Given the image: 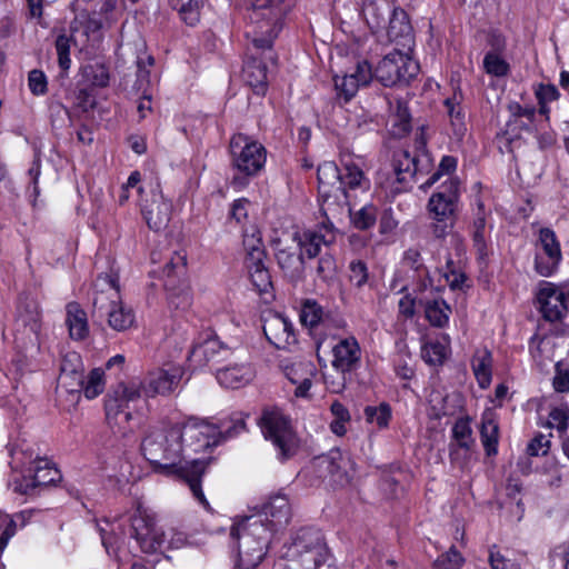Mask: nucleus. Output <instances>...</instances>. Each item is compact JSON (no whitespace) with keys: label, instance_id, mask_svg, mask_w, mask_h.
<instances>
[{"label":"nucleus","instance_id":"f03ea898","mask_svg":"<svg viewBox=\"0 0 569 569\" xmlns=\"http://www.w3.org/2000/svg\"><path fill=\"white\" fill-rule=\"evenodd\" d=\"M182 433L179 423L150 430L141 442L142 455L156 471L184 481L199 503L209 509L201 488V478L209 460L193 459L182 462Z\"/></svg>","mask_w":569,"mask_h":569},{"label":"nucleus","instance_id":"864d4df0","mask_svg":"<svg viewBox=\"0 0 569 569\" xmlns=\"http://www.w3.org/2000/svg\"><path fill=\"white\" fill-rule=\"evenodd\" d=\"M73 41L72 36H67L64 33L59 34L56 39V50L58 54V63L61 70L67 71L70 68V47Z\"/></svg>","mask_w":569,"mask_h":569},{"label":"nucleus","instance_id":"9b49d317","mask_svg":"<svg viewBox=\"0 0 569 569\" xmlns=\"http://www.w3.org/2000/svg\"><path fill=\"white\" fill-rule=\"evenodd\" d=\"M60 471L42 458L41 463L28 469V475L13 478L9 486L14 492L26 496H36L40 491L60 480Z\"/></svg>","mask_w":569,"mask_h":569},{"label":"nucleus","instance_id":"39448f33","mask_svg":"<svg viewBox=\"0 0 569 569\" xmlns=\"http://www.w3.org/2000/svg\"><path fill=\"white\" fill-rule=\"evenodd\" d=\"M287 553L309 569H331L332 567V556L326 537L320 529L313 527L299 529Z\"/></svg>","mask_w":569,"mask_h":569},{"label":"nucleus","instance_id":"20e7f679","mask_svg":"<svg viewBox=\"0 0 569 569\" xmlns=\"http://www.w3.org/2000/svg\"><path fill=\"white\" fill-rule=\"evenodd\" d=\"M257 423L263 438L272 443L280 461H287L298 453L300 448L299 437L290 417L280 408H264Z\"/></svg>","mask_w":569,"mask_h":569},{"label":"nucleus","instance_id":"72a5a7b5","mask_svg":"<svg viewBox=\"0 0 569 569\" xmlns=\"http://www.w3.org/2000/svg\"><path fill=\"white\" fill-rule=\"evenodd\" d=\"M248 415L242 412L232 413L229 418L219 420L214 427L219 430V442L232 439L247 431L246 418Z\"/></svg>","mask_w":569,"mask_h":569},{"label":"nucleus","instance_id":"774afa93","mask_svg":"<svg viewBox=\"0 0 569 569\" xmlns=\"http://www.w3.org/2000/svg\"><path fill=\"white\" fill-rule=\"evenodd\" d=\"M552 385L557 392L569 391V368L565 367L561 362H557L556 365V375Z\"/></svg>","mask_w":569,"mask_h":569},{"label":"nucleus","instance_id":"f704fd0d","mask_svg":"<svg viewBox=\"0 0 569 569\" xmlns=\"http://www.w3.org/2000/svg\"><path fill=\"white\" fill-rule=\"evenodd\" d=\"M391 8L387 0H372L363 9L367 23L371 29L385 28L386 19Z\"/></svg>","mask_w":569,"mask_h":569},{"label":"nucleus","instance_id":"e433bc0d","mask_svg":"<svg viewBox=\"0 0 569 569\" xmlns=\"http://www.w3.org/2000/svg\"><path fill=\"white\" fill-rule=\"evenodd\" d=\"M106 318L108 319L109 326L116 331H124L134 323L133 310L124 307L122 301H119L118 306L114 307Z\"/></svg>","mask_w":569,"mask_h":569},{"label":"nucleus","instance_id":"8fccbe9b","mask_svg":"<svg viewBox=\"0 0 569 569\" xmlns=\"http://www.w3.org/2000/svg\"><path fill=\"white\" fill-rule=\"evenodd\" d=\"M377 220V208L372 204H367L360 210L351 213V221L355 228L359 230H368L375 226Z\"/></svg>","mask_w":569,"mask_h":569},{"label":"nucleus","instance_id":"aec40b11","mask_svg":"<svg viewBox=\"0 0 569 569\" xmlns=\"http://www.w3.org/2000/svg\"><path fill=\"white\" fill-rule=\"evenodd\" d=\"M274 257L280 269L291 281H299L303 278L305 261L300 253H297V247L283 246L280 239L272 241Z\"/></svg>","mask_w":569,"mask_h":569},{"label":"nucleus","instance_id":"5701e85b","mask_svg":"<svg viewBox=\"0 0 569 569\" xmlns=\"http://www.w3.org/2000/svg\"><path fill=\"white\" fill-rule=\"evenodd\" d=\"M179 382V378L169 375L164 370H158L150 373L142 382L137 383L140 387L141 396L153 398L158 395H169L174 390Z\"/></svg>","mask_w":569,"mask_h":569},{"label":"nucleus","instance_id":"473e14b6","mask_svg":"<svg viewBox=\"0 0 569 569\" xmlns=\"http://www.w3.org/2000/svg\"><path fill=\"white\" fill-rule=\"evenodd\" d=\"M363 179V171L357 164L352 162L342 163V168H340L339 186H337L336 190L341 192L345 199H347V190H355L361 187Z\"/></svg>","mask_w":569,"mask_h":569},{"label":"nucleus","instance_id":"7c9ffc66","mask_svg":"<svg viewBox=\"0 0 569 569\" xmlns=\"http://www.w3.org/2000/svg\"><path fill=\"white\" fill-rule=\"evenodd\" d=\"M340 168L332 161H326L318 167L317 179L319 183V193L323 198V203L330 200L327 187L339 186Z\"/></svg>","mask_w":569,"mask_h":569},{"label":"nucleus","instance_id":"de8ad7c7","mask_svg":"<svg viewBox=\"0 0 569 569\" xmlns=\"http://www.w3.org/2000/svg\"><path fill=\"white\" fill-rule=\"evenodd\" d=\"M104 371L101 368H94L90 371L88 380H84L83 391L86 398L93 399L104 390Z\"/></svg>","mask_w":569,"mask_h":569},{"label":"nucleus","instance_id":"79ce46f5","mask_svg":"<svg viewBox=\"0 0 569 569\" xmlns=\"http://www.w3.org/2000/svg\"><path fill=\"white\" fill-rule=\"evenodd\" d=\"M81 70L82 77L91 87L106 88L109 84V70L103 63L87 64Z\"/></svg>","mask_w":569,"mask_h":569},{"label":"nucleus","instance_id":"0eeeda50","mask_svg":"<svg viewBox=\"0 0 569 569\" xmlns=\"http://www.w3.org/2000/svg\"><path fill=\"white\" fill-rule=\"evenodd\" d=\"M459 181L450 179L443 182L439 190L429 198L428 211L432 219V233L436 238H443L453 227L459 209Z\"/></svg>","mask_w":569,"mask_h":569},{"label":"nucleus","instance_id":"69168bd1","mask_svg":"<svg viewBox=\"0 0 569 569\" xmlns=\"http://www.w3.org/2000/svg\"><path fill=\"white\" fill-rule=\"evenodd\" d=\"M28 82H29L30 91L33 94L40 96V94H44L47 92L48 82H47V77L43 73V71H41L39 69L31 70L28 76Z\"/></svg>","mask_w":569,"mask_h":569},{"label":"nucleus","instance_id":"c85d7f7f","mask_svg":"<svg viewBox=\"0 0 569 569\" xmlns=\"http://www.w3.org/2000/svg\"><path fill=\"white\" fill-rule=\"evenodd\" d=\"M418 156H411L409 151L402 150L395 156L393 170L400 183H408L420 172L418 168Z\"/></svg>","mask_w":569,"mask_h":569},{"label":"nucleus","instance_id":"4c0bfd02","mask_svg":"<svg viewBox=\"0 0 569 569\" xmlns=\"http://www.w3.org/2000/svg\"><path fill=\"white\" fill-rule=\"evenodd\" d=\"M450 307L445 300H431L427 301L425 306L426 319L431 326L442 328L449 320Z\"/></svg>","mask_w":569,"mask_h":569},{"label":"nucleus","instance_id":"ea45409f","mask_svg":"<svg viewBox=\"0 0 569 569\" xmlns=\"http://www.w3.org/2000/svg\"><path fill=\"white\" fill-rule=\"evenodd\" d=\"M536 254L549 256L551 259L561 258L560 244L551 229H540Z\"/></svg>","mask_w":569,"mask_h":569},{"label":"nucleus","instance_id":"423d86ee","mask_svg":"<svg viewBox=\"0 0 569 569\" xmlns=\"http://www.w3.org/2000/svg\"><path fill=\"white\" fill-rule=\"evenodd\" d=\"M229 150L231 164L241 174H236L231 183L234 187H244L248 183V178L256 176L263 168L266 149L249 136L237 133L230 139Z\"/></svg>","mask_w":569,"mask_h":569},{"label":"nucleus","instance_id":"5fc2aeb1","mask_svg":"<svg viewBox=\"0 0 569 569\" xmlns=\"http://www.w3.org/2000/svg\"><path fill=\"white\" fill-rule=\"evenodd\" d=\"M465 559L455 546L441 553L433 562L435 569H460Z\"/></svg>","mask_w":569,"mask_h":569},{"label":"nucleus","instance_id":"393cba45","mask_svg":"<svg viewBox=\"0 0 569 569\" xmlns=\"http://www.w3.org/2000/svg\"><path fill=\"white\" fill-rule=\"evenodd\" d=\"M10 466L13 471L22 475H28V469L41 463L42 458L39 452H36L30 443L22 441L16 445L10 450Z\"/></svg>","mask_w":569,"mask_h":569},{"label":"nucleus","instance_id":"f8f14e48","mask_svg":"<svg viewBox=\"0 0 569 569\" xmlns=\"http://www.w3.org/2000/svg\"><path fill=\"white\" fill-rule=\"evenodd\" d=\"M130 536L134 538L146 553L157 552L164 541V535L156 528L154 518L138 506L130 516Z\"/></svg>","mask_w":569,"mask_h":569},{"label":"nucleus","instance_id":"412c9836","mask_svg":"<svg viewBox=\"0 0 569 569\" xmlns=\"http://www.w3.org/2000/svg\"><path fill=\"white\" fill-rule=\"evenodd\" d=\"M388 17L389 40L403 47L409 46L413 41V28L408 13L401 8H393Z\"/></svg>","mask_w":569,"mask_h":569},{"label":"nucleus","instance_id":"bb28decb","mask_svg":"<svg viewBox=\"0 0 569 569\" xmlns=\"http://www.w3.org/2000/svg\"><path fill=\"white\" fill-rule=\"evenodd\" d=\"M218 382L224 388L238 389L251 379V371L246 366H230L216 370Z\"/></svg>","mask_w":569,"mask_h":569},{"label":"nucleus","instance_id":"052dcab7","mask_svg":"<svg viewBox=\"0 0 569 569\" xmlns=\"http://www.w3.org/2000/svg\"><path fill=\"white\" fill-rule=\"evenodd\" d=\"M191 302V293L187 288L180 289L178 291L172 289L168 295V303L170 308L176 310L186 311L190 308Z\"/></svg>","mask_w":569,"mask_h":569},{"label":"nucleus","instance_id":"3c124183","mask_svg":"<svg viewBox=\"0 0 569 569\" xmlns=\"http://www.w3.org/2000/svg\"><path fill=\"white\" fill-rule=\"evenodd\" d=\"M323 316L322 307L316 300H306L302 305L301 322L310 328L319 325Z\"/></svg>","mask_w":569,"mask_h":569},{"label":"nucleus","instance_id":"680f3d73","mask_svg":"<svg viewBox=\"0 0 569 569\" xmlns=\"http://www.w3.org/2000/svg\"><path fill=\"white\" fill-rule=\"evenodd\" d=\"M457 168V159L452 156H443L438 170L431 174V177L421 186V188H429L436 183L440 177L445 173H451Z\"/></svg>","mask_w":569,"mask_h":569},{"label":"nucleus","instance_id":"c756f323","mask_svg":"<svg viewBox=\"0 0 569 569\" xmlns=\"http://www.w3.org/2000/svg\"><path fill=\"white\" fill-rule=\"evenodd\" d=\"M66 322L72 339L82 340L87 337L89 332L87 313L77 302L67 306Z\"/></svg>","mask_w":569,"mask_h":569},{"label":"nucleus","instance_id":"6e6d98bb","mask_svg":"<svg viewBox=\"0 0 569 569\" xmlns=\"http://www.w3.org/2000/svg\"><path fill=\"white\" fill-rule=\"evenodd\" d=\"M422 359L432 366H440L446 359V347L440 342H429L422 347Z\"/></svg>","mask_w":569,"mask_h":569},{"label":"nucleus","instance_id":"9d476101","mask_svg":"<svg viewBox=\"0 0 569 569\" xmlns=\"http://www.w3.org/2000/svg\"><path fill=\"white\" fill-rule=\"evenodd\" d=\"M182 433V445L191 452L198 453L207 451L220 445L219 430L213 422L197 417L188 418L183 423H179Z\"/></svg>","mask_w":569,"mask_h":569},{"label":"nucleus","instance_id":"37998d69","mask_svg":"<svg viewBox=\"0 0 569 569\" xmlns=\"http://www.w3.org/2000/svg\"><path fill=\"white\" fill-rule=\"evenodd\" d=\"M173 10L189 26H194L200 18L199 4L194 0H169Z\"/></svg>","mask_w":569,"mask_h":569},{"label":"nucleus","instance_id":"13d9d810","mask_svg":"<svg viewBox=\"0 0 569 569\" xmlns=\"http://www.w3.org/2000/svg\"><path fill=\"white\" fill-rule=\"evenodd\" d=\"M369 278L368 267L362 260H353L349 264V280L357 287L362 288Z\"/></svg>","mask_w":569,"mask_h":569},{"label":"nucleus","instance_id":"a18cd8bd","mask_svg":"<svg viewBox=\"0 0 569 569\" xmlns=\"http://www.w3.org/2000/svg\"><path fill=\"white\" fill-rule=\"evenodd\" d=\"M482 64L486 73L492 77L502 78L510 73V64L497 52H487Z\"/></svg>","mask_w":569,"mask_h":569},{"label":"nucleus","instance_id":"ddd939ff","mask_svg":"<svg viewBox=\"0 0 569 569\" xmlns=\"http://www.w3.org/2000/svg\"><path fill=\"white\" fill-rule=\"evenodd\" d=\"M119 301L121 296L118 274H99L93 284L92 318L104 319Z\"/></svg>","mask_w":569,"mask_h":569},{"label":"nucleus","instance_id":"a211bd4d","mask_svg":"<svg viewBox=\"0 0 569 569\" xmlns=\"http://www.w3.org/2000/svg\"><path fill=\"white\" fill-rule=\"evenodd\" d=\"M537 300L539 302V310L547 321H559L567 311L563 290H560L551 282H542Z\"/></svg>","mask_w":569,"mask_h":569},{"label":"nucleus","instance_id":"b1692460","mask_svg":"<svg viewBox=\"0 0 569 569\" xmlns=\"http://www.w3.org/2000/svg\"><path fill=\"white\" fill-rule=\"evenodd\" d=\"M452 439L455 442L449 445V456L453 461L458 459L460 450L469 451L475 445L469 417L459 418L455 422L452 427Z\"/></svg>","mask_w":569,"mask_h":569},{"label":"nucleus","instance_id":"f257e3e1","mask_svg":"<svg viewBox=\"0 0 569 569\" xmlns=\"http://www.w3.org/2000/svg\"><path fill=\"white\" fill-rule=\"evenodd\" d=\"M292 6V0H254L248 9L252 46L242 67V76L256 94L263 96L267 91V62L276 63L273 42Z\"/></svg>","mask_w":569,"mask_h":569},{"label":"nucleus","instance_id":"e2e57ef3","mask_svg":"<svg viewBox=\"0 0 569 569\" xmlns=\"http://www.w3.org/2000/svg\"><path fill=\"white\" fill-rule=\"evenodd\" d=\"M561 258L551 259L549 256L536 254L535 269L542 277H550L558 268Z\"/></svg>","mask_w":569,"mask_h":569},{"label":"nucleus","instance_id":"6ab92c4d","mask_svg":"<svg viewBox=\"0 0 569 569\" xmlns=\"http://www.w3.org/2000/svg\"><path fill=\"white\" fill-rule=\"evenodd\" d=\"M58 385L70 393L81 392L84 386V367L78 352H68L62 357Z\"/></svg>","mask_w":569,"mask_h":569},{"label":"nucleus","instance_id":"c03bdc74","mask_svg":"<svg viewBox=\"0 0 569 569\" xmlns=\"http://www.w3.org/2000/svg\"><path fill=\"white\" fill-rule=\"evenodd\" d=\"M363 413L368 423H376L380 429H383L389 426L391 407L387 402H381L379 406H367Z\"/></svg>","mask_w":569,"mask_h":569},{"label":"nucleus","instance_id":"dca6fc26","mask_svg":"<svg viewBox=\"0 0 569 569\" xmlns=\"http://www.w3.org/2000/svg\"><path fill=\"white\" fill-rule=\"evenodd\" d=\"M141 211L149 228L160 231L168 226L171 219L172 203L163 197L159 186H157L151 190V198L142 202Z\"/></svg>","mask_w":569,"mask_h":569},{"label":"nucleus","instance_id":"4d7b16f0","mask_svg":"<svg viewBox=\"0 0 569 569\" xmlns=\"http://www.w3.org/2000/svg\"><path fill=\"white\" fill-rule=\"evenodd\" d=\"M247 257L244 260L246 267L249 272L256 270V269H263L264 266V258H266V251L259 240H257V244H252L250 248L247 249Z\"/></svg>","mask_w":569,"mask_h":569},{"label":"nucleus","instance_id":"f3484780","mask_svg":"<svg viewBox=\"0 0 569 569\" xmlns=\"http://www.w3.org/2000/svg\"><path fill=\"white\" fill-rule=\"evenodd\" d=\"M260 517L263 523L270 530V533L286 528L291 518L292 509L287 496L277 493L269 498V501L262 506Z\"/></svg>","mask_w":569,"mask_h":569},{"label":"nucleus","instance_id":"4be33fe9","mask_svg":"<svg viewBox=\"0 0 569 569\" xmlns=\"http://www.w3.org/2000/svg\"><path fill=\"white\" fill-rule=\"evenodd\" d=\"M332 352V366L342 373L352 371L360 361V347L355 338L340 340Z\"/></svg>","mask_w":569,"mask_h":569},{"label":"nucleus","instance_id":"bf43d9fd","mask_svg":"<svg viewBox=\"0 0 569 569\" xmlns=\"http://www.w3.org/2000/svg\"><path fill=\"white\" fill-rule=\"evenodd\" d=\"M336 270L337 263L333 256L326 253L319 258L317 266V274L322 281H331L336 274Z\"/></svg>","mask_w":569,"mask_h":569},{"label":"nucleus","instance_id":"2eb2a0df","mask_svg":"<svg viewBox=\"0 0 569 569\" xmlns=\"http://www.w3.org/2000/svg\"><path fill=\"white\" fill-rule=\"evenodd\" d=\"M231 355V349L221 342L212 332L207 331L201 335L199 341L190 351V358L199 366L214 367Z\"/></svg>","mask_w":569,"mask_h":569},{"label":"nucleus","instance_id":"603ef678","mask_svg":"<svg viewBox=\"0 0 569 569\" xmlns=\"http://www.w3.org/2000/svg\"><path fill=\"white\" fill-rule=\"evenodd\" d=\"M335 88L338 97L343 98L346 102L350 101L357 93L360 84L350 74L335 77Z\"/></svg>","mask_w":569,"mask_h":569},{"label":"nucleus","instance_id":"cd10ccee","mask_svg":"<svg viewBox=\"0 0 569 569\" xmlns=\"http://www.w3.org/2000/svg\"><path fill=\"white\" fill-rule=\"evenodd\" d=\"M288 327V318L276 313L264 320L263 333L268 341L277 348H284L289 345V336L286 333Z\"/></svg>","mask_w":569,"mask_h":569},{"label":"nucleus","instance_id":"09e8293b","mask_svg":"<svg viewBox=\"0 0 569 569\" xmlns=\"http://www.w3.org/2000/svg\"><path fill=\"white\" fill-rule=\"evenodd\" d=\"M164 287L171 290L174 277L183 276L186 272V256L176 253L163 267Z\"/></svg>","mask_w":569,"mask_h":569},{"label":"nucleus","instance_id":"a19ab883","mask_svg":"<svg viewBox=\"0 0 569 569\" xmlns=\"http://www.w3.org/2000/svg\"><path fill=\"white\" fill-rule=\"evenodd\" d=\"M491 362L492 357L488 350L476 356L472 360L473 373L482 389L487 388L491 382Z\"/></svg>","mask_w":569,"mask_h":569},{"label":"nucleus","instance_id":"7ed1b4c3","mask_svg":"<svg viewBox=\"0 0 569 569\" xmlns=\"http://www.w3.org/2000/svg\"><path fill=\"white\" fill-rule=\"evenodd\" d=\"M271 535L260 517H246L231 528L230 536L238 545L240 569H253L260 565L268 552Z\"/></svg>","mask_w":569,"mask_h":569},{"label":"nucleus","instance_id":"1a4fd4ad","mask_svg":"<svg viewBox=\"0 0 569 569\" xmlns=\"http://www.w3.org/2000/svg\"><path fill=\"white\" fill-rule=\"evenodd\" d=\"M419 66L407 54L395 50L375 68V79L383 87L406 86L418 73Z\"/></svg>","mask_w":569,"mask_h":569},{"label":"nucleus","instance_id":"0e129e2a","mask_svg":"<svg viewBox=\"0 0 569 569\" xmlns=\"http://www.w3.org/2000/svg\"><path fill=\"white\" fill-rule=\"evenodd\" d=\"M550 449V440L542 433L536 435L527 446V453L531 457L545 456Z\"/></svg>","mask_w":569,"mask_h":569},{"label":"nucleus","instance_id":"58836bf2","mask_svg":"<svg viewBox=\"0 0 569 569\" xmlns=\"http://www.w3.org/2000/svg\"><path fill=\"white\" fill-rule=\"evenodd\" d=\"M509 111L511 112V119L507 123L506 133H512L517 130L520 124V119L527 120L526 131L530 132L533 128L535 109L522 107L518 102L509 104Z\"/></svg>","mask_w":569,"mask_h":569},{"label":"nucleus","instance_id":"338daca9","mask_svg":"<svg viewBox=\"0 0 569 569\" xmlns=\"http://www.w3.org/2000/svg\"><path fill=\"white\" fill-rule=\"evenodd\" d=\"M360 86H367L375 78V69L367 60L359 61L353 72L349 73Z\"/></svg>","mask_w":569,"mask_h":569},{"label":"nucleus","instance_id":"6e6552de","mask_svg":"<svg viewBox=\"0 0 569 569\" xmlns=\"http://www.w3.org/2000/svg\"><path fill=\"white\" fill-rule=\"evenodd\" d=\"M140 398L141 390L137 383H118L117 387L106 396L104 400L108 425L111 428L118 427L119 430L124 432L126 425H128L132 418L130 403H134Z\"/></svg>","mask_w":569,"mask_h":569},{"label":"nucleus","instance_id":"4468645a","mask_svg":"<svg viewBox=\"0 0 569 569\" xmlns=\"http://www.w3.org/2000/svg\"><path fill=\"white\" fill-rule=\"evenodd\" d=\"M336 240L335 228L331 222H323L318 230H303L295 231L292 233V241L302 260L313 259L320 254L321 246H329Z\"/></svg>","mask_w":569,"mask_h":569},{"label":"nucleus","instance_id":"49530a36","mask_svg":"<svg viewBox=\"0 0 569 569\" xmlns=\"http://www.w3.org/2000/svg\"><path fill=\"white\" fill-rule=\"evenodd\" d=\"M330 411L335 417L330 423L331 431L337 436H343L347 432L346 423L350 421L349 410L340 401L335 400L330 406Z\"/></svg>","mask_w":569,"mask_h":569},{"label":"nucleus","instance_id":"c9c22d12","mask_svg":"<svg viewBox=\"0 0 569 569\" xmlns=\"http://www.w3.org/2000/svg\"><path fill=\"white\" fill-rule=\"evenodd\" d=\"M17 322L30 333L37 336L40 330V312L36 302H21L18 307Z\"/></svg>","mask_w":569,"mask_h":569},{"label":"nucleus","instance_id":"2f4dec72","mask_svg":"<svg viewBox=\"0 0 569 569\" xmlns=\"http://www.w3.org/2000/svg\"><path fill=\"white\" fill-rule=\"evenodd\" d=\"M480 438L487 456L497 453L499 426L491 413H486L481 420Z\"/></svg>","mask_w":569,"mask_h":569},{"label":"nucleus","instance_id":"a878e982","mask_svg":"<svg viewBox=\"0 0 569 569\" xmlns=\"http://www.w3.org/2000/svg\"><path fill=\"white\" fill-rule=\"evenodd\" d=\"M389 107L393 134L400 138L407 136L412 129V118L407 101L395 99L389 102Z\"/></svg>","mask_w":569,"mask_h":569}]
</instances>
